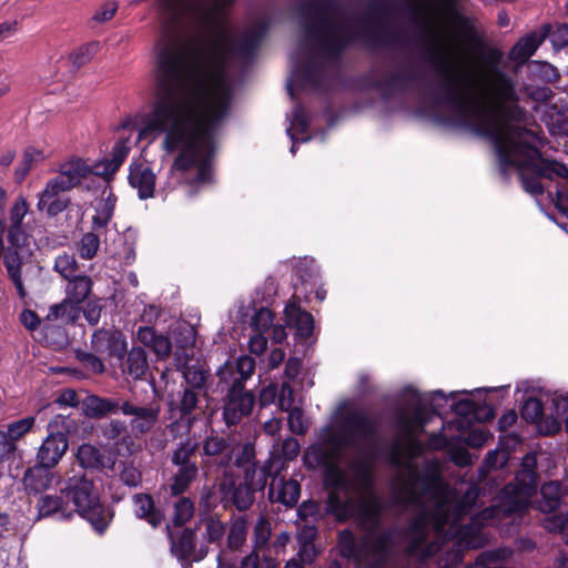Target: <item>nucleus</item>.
I'll return each instance as SVG.
<instances>
[{
  "mask_svg": "<svg viewBox=\"0 0 568 568\" xmlns=\"http://www.w3.org/2000/svg\"><path fill=\"white\" fill-rule=\"evenodd\" d=\"M351 468L353 475L337 466L328 467L326 477L332 489L327 508L339 521L355 518L364 531L358 544L348 529L338 535L341 555L353 560L357 568H382L398 550L422 561L453 538H457L459 546L481 548L489 539L484 528L521 513L537 489L536 471L520 469L516 483L507 484L500 490L496 504L473 516L468 525L460 526L462 518L476 504L477 489L469 487L462 498H457L438 476L408 469L406 477L393 489L392 504L412 509L416 516L405 530L397 527L381 529L386 506L372 489V474L363 463H354Z\"/></svg>",
  "mask_w": 568,
  "mask_h": 568,
  "instance_id": "nucleus-1",
  "label": "nucleus"
},
{
  "mask_svg": "<svg viewBox=\"0 0 568 568\" xmlns=\"http://www.w3.org/2000/svg\"><path fill=\"white\" fill-rule=\"evenodd\" d=\"M430 54L444 69L439 103L449 111L457 125L493 141L504 173L508 165L528 164L549 178L568 175L564 163L541 156L537 148L538 135L526 128L528 113L519 105L523 93L534 101L549 100L551 90L548 87L518 88L516 78L500 67L504 53L497 48L485 53L476 82L465 71L455 72L436 48H432Z\"/></svg>",
  "mask_w": 568,
  "mask_h": 568,
  "instance_id": "nucleus-2",
  "label": "nucleus"
},
{
  "mask_svg": "<svg viewBox=\"0 0 568 568\" xmlns=\"http://www.w3.org/2000/svg\"><path fill=\"white\" fill-rule=\"evenodd\" d=\"M397 0H368L363 12L328 0H305L295 8L297 41L290 55L286 88L324 92L336 79L345 52L355 47L377 51L400 43L396 29L378 22L397 9Z\"/></svg>",
  "mask_w": 568,
  "mask_h": 568,
  "instance_id": "nucleus-3",
  "label": "nucleus"
},
{
  "mask_svg": "<svg viewBox=\"0 0 568 568\" xmlns=\"http://www.w3.org/2000/svg\"><path fill=\"white\" fill-rule=\"evenodd\" d=\"M236 0H156L163 33L155 47H258L276 21L271 10L251 16L234 37L230 14Z\"/></svg>",
  "mask_w": 568,
  "mask_h": 568,
  "instance_id": "nucleus-4",
  "label": "nucleus"
},
{
  "mask_svg": "<svg viewBox=\"0 0 568 568\" xmlns=\"http://www.w3.org/2000/svg\"><path fill=\"white\" fill-rule=\"evenodd\" d=\"M73 473L71 477L67 478L61 491L73 503L79 515L102 534L111 523L113 513L100 503L93 480L88 478L83 470H73Z\"/></svg>",
  "mask_w": 568,
  "mask_h": 568,
  "instance_id": "nucleus-5",
  "label": "nucleus"
},
{
  "mask_svg": "<svg viewBox=\"0 0 568 568\" xmlns=\"http://www.w3.org/2000/svg\"><path fill=\"white\" fill-rule=\"evenodd\" d=\"M448 3H453L456 0H445ZM406 9L407 12L410 16L412 21L415 23H422L427 34H429L433 38V42L427 45L426 52L429 61L436 65L442 74L444 75V69L440 64V62L433 59L430 54L432 48H436V50L439 52L442 57H445L448 61V63L452 64L455 72L460 71V63L455 59V57L452 54V52L447 49L446 45L443 44L439 37L436 34V28L432 21L433 13L437 12V6L434 2V0H407L406 1Z\"/></svg>",
  "mask_w": 568,
  "mask_h": 568,
  "instance_id": "nucleus-6",
  "label": "nucleus"
},
{
  "mask_svg": "<svg viewBox=\"0 0 568 568\" xmlns=\"http://www.w3.org/2000/svg\"><path fill=\"white\" fill-rule=\"evenodd\" d=\"M4 231L6 223L0 221V260L3 257L8 276L14 285L17 294L20 298H24L27 291L22 281V258L18 250L27 244L28 235L23 225H8L7 240L10 246L4 248Z\"/></svg>",
  "mask_w": 568,
  "mask_h": 568,
  "instance_id": "nucleus-7",
  "label": "nucleus"
},
{
  "mask_svg": "<svg viewBox=\"0 0 568 568\" xmlns=\"http://www.w3.org/2000/svg\"><path fill=\"white\" fill-rule=\"evenodd\" d=\"M375 429L374 420L365 412L349 408L341 417L336 440L342 447L361 449L372 440Z\"/></svg>",
  "mask_w": 568,
  "mask_h": 568,
  "instance_id": "nucleus-8",
  "label": "nucleus"
},
{
  "mask_svg": "<svg viewBox=\"0 0 568 568\" xmlns=\"http://www.w3.org/2000/svg\"><path fill=\"white\" fill-rule=\"evenodd\" d=\"M75 426L73 419L63 415H57L49 423V429L52 432L42 442L37 453V462L43 466L53 468L67 453L69 442L67 435L61 430L70 432Z\"/></svg>",
  "mask_w": 568,
  "mask_h": 568,
  "instance_id": "nucleus-9",
  "label": "nucleus"
},
{
  "mask_svg": "<svg viewBox=\"0 0 568 568\" xmlns=\"http://www.w3.org/2000/svg\"><path fill=\"white\" fill-rule=\"evenodd\" d=\"M410 395L408 406L410 412L405 409L398 412L396 416V427L400 436L412 446L418 444V436L426 424L424 397L415 389H407Z\"/></svg>",
  "mask_w": 568,
  "mask_h": 568,
  "instance_id": "nucleus-10",
  "label": "nucleus"
},
{
  "mask_svg": "<svg viewBox=\"0 0 568 568\" xmlns=\"http://www.w3.org/2000/svg\"><path fill=\"white\" fill-rule=\"evenodd\" d=\"M121 413L130 416L129 427L135 437L151 433L159 423L161 405L151 400L145 405H139L132 400L124 399Z\"/></svg>",
  "mask_w": 568,
  "mask_h": 568,
  "instance_id": "nucleus-11",
  "label": "nucleus"
},
{
  "mask_svg": "<svg viewBox=\"0 0 568 568\" xmlns=\"http://www.w3.org/2000/svg\"><path fill=\"white\" fill-rule=\"evenodd\" d=\"M229 392L224 399L223 418L227 426L239 424L243 417L251 414L255 398L251 392L245 390L239 383L229 385Z\"/></svg>",
  "mask_w": 568,
  "mask_h": 568,
  "instance_id": "nucleus-12",
  "label": "nucleus"
},
{
  "mask_svg": "<svg viewBox=\"0 0 568 568\" xmlns=\"http://www.w3.org/2000/svg\"><path fill=\"white\" fill-rule=\"evenodd\" d=\"M202 448L204 456L209 458V463L227 469L233 464V455L237 444L229 437L211 434L203 440Z\"/></svg>",
  "mask_w": 568,
  "mask_h": 568,
  "instance_id": "nucleus-13",
  "label": "nucleus"
},
{
  "mask_svg": "<svg viewBox=\"0 0 568 568\" xmlns=\"http://www.w3.org/2000/svg\"><path fill=\"white\" fill-rule=\"evenodd\" d=\"M284 469V462L276 455L271 454L262 464H253L244 469L243 481L250 486L255 493L266 487L267 478L277 477Z\"/></svg>",
  "mask_w": 568,
  "mask_h": 568,
  "instance_id": "nucleus-14",
  "label": "nucleus"
},
{
  "mask_svg": "<svg viewBox=\"0 0 568 568\" xmlns=\"http://www.w3.org/2000/svg\"><path fill=\"white\" fill-rule=\"evenodd\" d=\"M69 192L61 182L54 178L48 180L41 193L38 194L37 209L45 212L49 216H57L62 213L70 204V199L64 195Z\"/></svg>",
  "mask_w": 568,
  "mask_h": 568,
  "instance_id": "nucleus-15",
  "label": "nucleus"
},
{
  "mask_svg": "<svg viewBox=\"0 0 568 568\" xmlns=\"http://www.w3.org/2000/svg\"><path fill=\"white\" fill-rule=\"evenodd\" d=\"M91 347L102 356L121 358L126 351V339L119 329L102 328L93 333Z\"/></svg>",
  "mask_w": 568,
  "mask_h": 568,
  "instance_id": "nucleus-16",
  "label": "nucleus"
},
{
  "mask_svg": "<svg viewBox=\"0 0 568 568\" xmlns=\"http://www.w3.org/2000/svg\"><path fill=\"white\" fill-rule=\"evenodd\" d=\"M128 180L141 200L154 196L156 175L146 161H133L129 168Z\"/></svg>",
  "mask_w": 568,
  "mask_h": 568,
  "instance_id": "nucleus-17",
  "label": "nucleus"
},
{
  "mask_svg": "<svg viewBox=\"0 0 568 568\" xmlns=\"http://www.w3.org/2000/svg\"><path fill=\"white\" fill-rule=\"evenodd\" d=\"M220 491L223 499L234 505L240 511L248 509L255 499V491L244 481L236 483L233 477H224L220 484Z\"/></svg>",
  "mask_w": 568,
  "mask_h": 568,
  "instance_id": "nucleus-18",
  "label": "nucleus"
},
{
  "mask_svg": "<svg viewBox=\"0 0 568 568\" xmlns=\"http://www.w3.org/2000/svg\"><path fill=\"white\" fill-rule=\"evenodd\" d=\"M95 165H90L85 160L72 158L59 166V174L54 176L58 182L68 190L77 187L90 174H94Z\"/></svg>",
  "mask_w": 568,
  "mask_h": 568,
  "instance_id": "nucleus-19",
  "label": "nucleus"
},
{
  "mask_svg": "<svg viewBox=\"0 0 568 568\" xmlns=\"http://www.w3.org/2000/svg\"><path fill=\"white\" fill-rule=\"evenodd\" d=\"M165 530L171 540V551L181 561H187L184 568L191 567L192 561H199L205 552L195 550V534L193 530L185 528L182 530L178 539L171 532L170 526L166 525Z\"/></svg>",
  "mask_w": 568,
  "mask_h": 568,
  "instance_id": "nucleus-20",
  "label": "nucleus"
},
{
  "mask_svg": "<svg viewBox=\"0 0 568 568\" xmlns=\"http://www.w3.org/2000/svg\"><path fill=\"white\" fill-rule=\"evenodd\" d=\"M301 496V485L293 478L283 476L274 477L268 488V499L271 503H277L286 508L294 507Z\"/></svg>",
  "mask_w": 568,
  "mask_h": 568,
  "instance_id": "nucleus-21",
  "label": "nucleus"
},
{
  "mask_svg": "<svg viewBox=\"0 0 568 568\" xmlns=\"http://www.w3.org/2000/svg\"><path fill=\"white\" fill-rule=\"evenodd\" d=\"M255 369V361L250 356H240L235 362H226L217 372L220 383L244 385Z\"/></svg>",
  "mask_w": 568,
  "mask_h": 568,
  "instance_id": "nucleus-22",
  "label": "nucleus"
},
{
  "mask_svg": "<svg viewBox=\"0 0 568 568\" xmlns=\"http://www.w3.org/2000/svg\"><path fill=\"white\" fill-rule=\"evenodd\" d=\"M124 399L120 397H101L89 395L81 402V409L89 418L101 419L121 412Z\"/></svg>",
  "mask_w": 568,
  "mask_h": 568,
  "instance_id": "nucleus-23",
  "label": "nucleus"
},
{
  "mask_svg": "<svg viewBox=\"0 0 568 568\" xmlns=\"http://www.w3.org/2000/svg\"><path fill=\"white\" fill-rule=\"evenodd\" d=\"M540 32H531L520 38L509 52V59L517 62V64L525 63L540 47L547 37L548 30Z\"/></svg>",
  "mask_w": 568,
  "mask_h": 568,
  "instance_id": "nucleus-24",
  "label": "nucleus"
},
{
  "mask_svg": "<svg viewBox=\"0 0 568 568\" xmlns=\"http://www.w3.org/2000/svg\"><path fill=\"white\" fill-rule=\"evenodd\" d=\"M129 139L118 140L111 152V158L95 164L94 174L103 178L112 176L122 165L130 152Z\"/></svg>",
  "mask_w": 568,
  "mask_h": 568,
  "instance_id": "nucleus-25",
  "label": "nucleus"
},
{
  "mask_svg": "<svg viewBox=\"0 0 568 568\" xmlns=\"http://www.w3.org/2000/svg\"><path fill=\"white\" fill-rule=\"evenodd\" d=\"M286 323L296 328V333L302 338H307L313 333L314 320L311 313L301 310L294 302H290L284 310Z\"/></svg>",
  "mask_w": 568,
  "mask_h": 568,
  "instance_id": "nucleus-26",
  "label": "nucleus"
},
{
  "mask_svg": "<svg viewBox=\"0 0 568 568\" xmlns=\"http://www.w3.org/2000/svg\"><path fill=\"white\" fill-rule=\"evenodd\" d=\"M134 515L139 519L145 520L153 528H158L164 516L160 509H156L152 497L148 494H135L133 496Z\"/></svg>",
  "mask_w": 568,
  "mask_h": 568,
  "instance_id": "nucleus-27",
  "label": "nucleus"
},
{
  "mask_svg": "<svg viewBox=\"0 0 568 568\" xmlns=\"http://www.w3.org/2000/svg\"><path fill=\"white\" fill-rule=\"evenodd\" d=\"M51 467L37 464L26 470L23 485L29 493L38 494L50 487L53 475Z\"/></svg>",
  "mask_w": 568,
  "mask_h": 568,
  "instance_id": "nucleus-28",
  "label": "nucleus"
},
{
  "mask_svg": "<svg viewBox=\"0 0 568 568\" xmlns=\"http://www.w3.org/2000/svg\"><path fill=\"white\" fill-rule=\"evenodd\" d=\"M136 338L144 346L150 347L159 357H168L171 353V342L164 335H159L150 327H139Z\"/></svg>",
  "mask_w": 568,
  "mask_h": 568,
  "instance_id": "nucleus-29",
  "label": "nucleus"
},
{
  "mask_svg": "<svg viewBox=\"0 0 568 568\" xmlns=\"http://www.w3.org/2000/svg\"><path fill=\"white\" fill-rule=\"evenodd\" d=\"M149 369L148 355L143 347H132L122 364V372L133 379L142 378Z\"/></svg>",
  "mask_w": 568,
  "mask_h": 568,
  "instance_id": "nucleus-30",
  "label": "nucleus"
},
{
  "mask_svg": "<svg viewBox=\"0 0 568 568\" xmlns=\"http://www.w3.org/2000/svg\"><path fill=\"white\" fill-rule=\"evenodd\" d=\"M80 306L64 298L60 303L50 306L45 320L48 322H60L61 324H74L80 317Z\"/></svg>",
  "mask_w": 568,
  "mask_h": 568,
  "instance_id": "nucleus-31",
  "label": "nucleus"
},
{
  "mask_svg": "<svg viewBox=\"0 0 568 568\" xmlns=\"http://www.w3.org/2000/svg\"><path fill=\"white\" fill-rule=\"evenodd\" d=\"M65 286V298L80 306L90 295L93 282L88 275H74Z\"/></svg>",
  "mask_w": 568,
  "mask_h": 568,
  "instance_id": "nucleus-32",
  "label": "nucleus"
},
{
  "mask_svg": "<svg viewBox=\"0 0 568 568\" xmlns=\"http://www.w3.org/2000/svg\"><path fill=\"white\" fill-rule=\"evenodd\" d=\"M77 459L82 468L103 469L108 466L106 456L91 444H82L78 448Z\"/></svg>",
  "mask_w": 568,
  "mask_h": 568,
  "instance_id": "nucleus-33",
  "label": "nucleus"
},
{
  "mask_svg": "<svg viewBox=\"0 0 568 568\" xmlns=\"http://www.w3.org/2000/svg\"><path fill=\"white\" fill-rule=\"evenodd\" d=\"M115 203L116 196L112 193V191H109L108 194L98 203L92 221L93 230L95 232L106 229L109 222L112 220Z\"/></svg>",
  "mask_w": 568,
  "mask_h": 568,
  "instance_id": "nucleus-34",
  "label": "nucleus"
},
{
  "mask_svg": "<svg viewBox=\"0 0 568 568\" xmlns=\"http://www.w3.org/2000/svg\"><path fill=\"white\" fill-rule=\"evenodd\" d=\"M541 500L538 503L540 511L548 514L559 507L562 496V487L558 481L545 483L540 489Z\"/></svg>",
  "mask_w": 568,
  "mask_h": 568,
  "instance_id": "nucleus-35",
  "label": "nucleus"
},
{
  "mask_svg": "<svg viewBox=\"0 0 568 568\" xmlns=\"http://www.w3.org/2000/svg\"><path fill=\"white\" fill-rule=\"evenodd\" d=\"M316 536L315 527H305L298 535L300 549L297 556L303 565L312 564L317 555V549L313 542Z\"/></svg>",
  "mask_w": 568,
  "mask_h": 568,
  "instance_id": "nucleus-36",
  "label": "nucleus"
},
{
  "mask_svg": "<svg viewBox=\"0 0 568 568\" xmlns=\"http://www.w3.org/2000/svg\"><path fill=\"white\" fill-rule=\"evenodd\" d=\"M179 470L174 475L173 483L171 485V491L173 495H180L187 490L191 483L197 476V465L187 464L186 466H178Z\"/></svg>",
  "mask_w": 568,
  "mask_h": 568,
  "instance_id": "nucleus-37",
  "label": "nucleus"
},
{
  "mask_svg": "<svg viewBox=\"0 0 568 568\" xmlns=\"http://www.w3.org/2000/svg\"><path fill=\"white\" fill-rule=\"evenodd\" d=\"M45 154L42 150L28 146L22 154L19 166L16 170V179L21 182L26 179L33 165L44 161Z\"/></svg>",
  "mask_w": 568,
  "mask_h": 568,
  "instance_id": "nucleus-38",
  "label": "nucleus"
},
{
  "mask_svg": "<svg viewBox=\"0 0 568 568\" xmlns=\"http://www.w3.org/2000/svg\"><path fill=\"white\" fill-rule=\"evenodd\" d=\"M39 518L49 517L60 514L62 517H67L64 509V501L62 497L57 495H44L40 497L37 504Z\"/></svg>",
  "mask_w": 568,
  "mask_h": 568,
  "instance_id": "nucleus-39",
  "label": "nucleus"
},
{
  "mask_svg": "<svg viewBox=\"0 0 568 568\" xmlns=\"http://www.w3.org/2000/svg\"><path fill=\"white\" fill-rule=\"evenodd\" d=\"M53 271L67 281L78 274L79 263L73 254L62 252L54 258Z\"/></svg>",
  "mask_w": 568,
  "mask_h": 568,
  "instance_id": "nucleus-40",
  "label": "nucleus"
},
{
  "mask_svg": "<svg viewBox=\"0 0 568 568\" xmlns=\"http://www.w3.org/2000/svg\"><path fill=\"white\" fill-rule=\"evenodd\" d=\"M103 231L88 232L85 233L81 240L77 244V251L81 258L83 260H92L100 247V236Z\"/></svg>",
  "mask_w": 568,
  "mask_h": 568,
  "instance_id": "nucleus-41",
  "label": "nucleus"
},
{
  "mask_svg": "<svg viewBox=\"0 0 568 568\" xmlns=\"http://www.w3.org/2000/svg\"><path fill=\"white\" fill-rule=\"evenodd\" d=\"M99 47L100 44L97 41L82 44L70 53L69 60L75 68H81L92 60L97 54Z\"/></svg>",
  "mask_w": 568,
  "mask_h": 568,
  "instance_id": "nucleus-42",
  "label": "nucleus"
},
{
  "mask_svg": "<svg viewBox=\"0 0 568 568\" xmlns=\"http://www.w3.org/2000/svg\"><path fill=\"white\" fill-rule=\"evenodd\" d=\"M197 444L191 439H186L179 444L172 454L171 462L175 466H186L187 464H196L191 459L195 456Z\"/></svg>",
  "mask_w": 568,
  "mask_h": 568,
  "instance_id": "nucleus-43",
  "label": "nucleus"
},
{
  "mask_svg": "<svg viewBox=\"0 0 568 568\" xmlns=\"http://www.w3.org/2000/svg\"><path fill=\"white\" fill-rule=\"evenodd\" d=\"M542 526L549 532L559 534L562 540L568 544V511L566 514H557L547 516Z\"/></svg>",
  "mask_w": 568,
  "mask_h": 568,
  "instance_id": "nucleus-44",
  "label": "nucleus"
},
{
  "mask_svg": "<svg viewBox=\"0 0 568 568\" xmlns=\"http://www.w3.org/2000/svg\"><path fill=\"white\" fill-rule=\"evenodd\" d=\"M36 424V417L28 416L21 418L8 425L7 437L16 444L17 440L21 439L26 434L30 433Z\"/></svg>",
  "mask_w": 568,
  "mask_h": 568,
  "instance_id": "nucleus-45",
  "label": "nucleus"
},
{
  "mask_svg": "<svg viewBox=\"0 0 568 568\" xmlns=\"http://www.w3.org/2000/svg\"><path fill=\"white\" fill-rule=\"evenodd\" d=\"M256 453L253 443H245L241 447L237 446L234 455H233V464L239 468H246L253 464H257L255 462Z\"/></svg>",
  "mask_w": 568,
  "mask_h": 568,
  "instance_id": "nucleus-46",
  "label": "nucleus"
},
{
  "mask_svg": "<svg viewBox=\"0 0 568 568\" xmlns=\"http://www.w3.org/2000/svg\"><path fill=\"white\" fill-rule=\"evenodd\" d=\"M203 524L205 526L204 537L210 542H215L221 540V538L225 534V527L223 523L215 516H207L203 519Z\"/></svg>",
  "mask_w": 568,
  "mask_h": 568,
  "instance_id": "nucleus-47",
  "label": "nucleus"
},
{
  "mask_svg": "<svg viewBox=\"0 0 568 568\" xmlns=\"http://www.w3.org/2000/svg\"><path fill=\"white\" fill-rule=\"evenodd\" d=\"M193 503L185 497H181L174 505L173 521L176 526L184 525L193 516Z\"/></svg>",
  "mask_w": 568,
  "mask_h": 568,
  "instance_id": "nucleus-48",
  "label": "nucleus"
},
{
  "mask_svg": "<svg viewBox=\"0 0 568 568\" xmlns=\"http://www.w3.org/2000/svg\"><path fill=\"white\" fill-rule=\"evenodd\" d=\"M128 425L120 419H111L101 426L102 436L111 442H115L122 436L126 435Z\"/></svg>",
  "mask_w": 568,
  "mask_h": 568,
  "instance_id": "nucleus-49",
  "label": "nucleus"
},
{
  "mask_svg": "<svg viewBox=\"0 0 568 568\" xmlns=\"http://www.w3.org/2000/svg\"><path fill=\"white\" fill-rule=\"evenodd\" d=\"M544 413L542 403L538 398L530 397L525 400L521 408V416L525 420L539 423Z\"/></svg>",
  "mask_w": 568,
  "mask_h": 568,
  "instance_id": "nucleus-50",
  "label": "nucleus"
},
{
  "mask_svg": "<svg viewBox=\"0 0 568 568\" xmlns=\"http://www.w3.org/2000/svg\"><path fill=\"white\" fill-rule=\"evenodd\" d=\"M301 452L300 443L294 437H287L283 440L281 445V454L276 452H272L271 454L276 455L282 462H284V468L286 467V462L295 459Z\"/></svg>",
  "mask_w": 568,
  "mask_h": 568,
  "instance_id": "nucleus-51",
  "label": "nucleus"
},
{
  "mask_svg": "<svg viewBox=\"0 0 568 568\" xmlns=\"http://www.w3.org/2000/svg\"><path fill=\"white\" fill-rule=\"evenodd\" d=\"M251 325L255 332L265 333L273 327V314L268 308L261 307L252 317Z\"/></svg>",
  "mask_w": 568,
  "mask_h": 568,
  "instance_id": "nucleus-52",
  "label": "nucleus"
},
{
  "mask_svg": "<svg viewBox=\"0 0 568 568\" xmlns=\"http://www.w3.org/2000/svg\"><path fill=\"white\" fill-rule=\"evenodd\" d=\"M199 393L193 388H185L180 400V413L182 416L189 417L197 408Z\"/></svg>",
  "mask_w": 568,
  "mask_h": 568,
  "instance_id": "nucleus-53",
  "label": "nucleus"
},
{
  "mask_svg": "<svg viewBox=\"0 0 568 568\" xmlns=\"http://www.w3.org/2000/svg\"><path fill=\"white\" fill-rule=\"evenodd\" d=\"M287 424L290 430L296 435H303L307 430V423L304 418L303 410L298 407L288 410Z\"/></svg>",
  "mask_w": 568,
  "mask_h": 568,
  "instance_id": "nucleus-54",
  "label": "nucleus"
},
{
  "mask_svg": "<svg viewBox=\"0 0 568 568\" xmlns=\"http://www.w3.org/2000/svg\"><path fill=\"white\" fill-rule=\"evenodd\" d=\"M29 210V205L24 197H18L9 211V225H22Z\"/></svg>",
  "mask_w": 568,
  "mask_h": 568,
  "instance_id": "nucleus-55",
  "label": "nucleus"
},
{
  "mask_svg": "<svg viewBox=\"0 0 568 568\" xmlns=\"http://www.w3.org/2000/svg\"><path fill=\"white\" fill-rule=\"evenodd\" d=\"M310 125L308 113L304 106L297 104L292 113L291 128L287 129V133L291 135V130L294 128L298 131L305 132Z\"/></svg>",
  "mask_w": 568,
  "mask_h": 568,
  "instance_id": "nucleus-56",
  "label": "nucleus"
},
{
  "mask_svg": "<svg viewBox=\"0 0 568 568\" xmlns=\"http://www.w3.org/2000/svg\"><path fill=\"white\" fill-rule=\"evenodd\" d=\"M121 481L129 487H138L142 481L140 470L132 464H123L120 471Z\"/></svg>",
  "mask_w": 568,
  "mask_h": 568,
  "instance_id": "nucleus-57",
  "label": "nucleus"
},
{
  "mask_svg": "<svg viewBox=\"0 0 568 568\" xmlns=\"http://www.w3.org/2000/svg\"><path fill=\"white\" fill-rule=\"evenodd\" d=\"M528 69L534 74H539L544 81H551L557 77L555 68L548 62L530 61Z\"/></svg>",
  "mask_w": 568,
  "mask_h": 568,
  "instance_id": "nucleus-58",
  "label": "nucleus"
},
{
  "mask_svg": "<svg viewBox=\"0 0 568 568\" xmlns=\"http://www.w3.org/2000/svg\"><path fill=\"white\" fill-rule=\"evenodd\" d=\"M185 381L191 385V388H201L206 379V373L203 369L196 367H187L184 372Z\"/></svg>",
  "mask_w": 568,
  "mask_h": 568,
  "instance_id": "nucleus-59",
  "label": "nucleus"
},
{
  "mask_svg": "<svg viewBox=\"0 0 568 568\" xmlns=\"http://www.w3.org/2000/svg\"><path fill=\"white\" fill-rule=\"evenodd\" d=\"M277 397L278 407L281 408V410L288 412L291 408H293L292 406L294 403V392L288 383L282 384Z\"/></svg>",
  "mask_w": 568,
  "mask_h": 568,
  "instance_id": "nucleus-60",
  "label": "nucleus"
},
{
  "mask_svg": "<svg viewBox=\"0 0 568 568\" xmlns=\"http://www.w3.org/2000/svg\"><path fill=\"white\" fill-rule=\"evenodd\" d=\"M550 41L555 49L568 45V24H558L550 33Z\"/></svg>",
  "mask_w": 568,
  "mask_h": 568,
  "instance_id": "nucleus-61",
  "label": "nucleus"
},
{
  "mask_svg": "<svg viewBox=\"0 0 568 568\" xmlns=\"http://www.w3.org/2000/svg\"><path fill=\"white\" fill-rule=\"evenodd\" d=\"M246 529L243 523H234L229 532V545L232 548L240 547L245 540Z\"/></svg>",
  "mask_w": 568,
  "mask_h": 568,
  "instance_id": "nucleus-62",
  "label": "nucleus"
},
{
  "mask_svg": "<svg viewBox=\"0 0 568 568\" xmlns=\"http://www.w3.org/2000/svg\"><path fill=\"white\" fill-rule=\"evenodd\" d=\"M102 307L98 301H89L83 308V315L90 325H97L101 317Z\"/></svg>",
  "mask_w": 568,
  "mask_h": 568,
  "instance_id": "nucleus-63",
  "label": "nucleus"
},
{
  "mask_svg": "<svg viewBox=\"0 0 568 568\" xmlns=\"http://www.w3.org/2000/svg\"><path fill=\"white\" fill-rule=\"evenodd\" d=\"M314 272V262L312 260H300L295 265V274L302 282L312 278Z\"/></svg>",
  "mask_w": 568,
  "mask_h": 568,
  "instance_id": "nucleus-64",
  "label": "nucleus"
}]
</instances>
